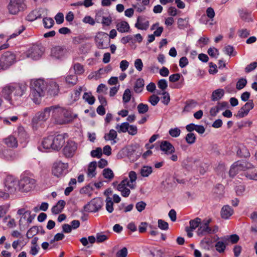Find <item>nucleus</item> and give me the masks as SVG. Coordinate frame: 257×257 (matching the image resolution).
<instances>
[{
    "label": "nucleus",
    "mask_w": 257,
    "mask_h": 257,
    "mask_svg": "<svg viewBox=\"0 0 257 257\" xmlns=\"http://www.w3.org/2000/svg\"><path fill=\"white\" fill-rule=\"evenodd\" d=\"M27 90L26 84L20 83H10L2 87L0 93V108L4 102V98L11 104L18 105L23 101V97Z\"/></svg>",
    "instance_id": "obj_1"
},
{
    "label": "nucleus",
    "mask_w": 257,
    "mask_h": 257,
    "mask_svg": "<svg viewBox=\"0 0 257 257\" xmlns=\"http://www.w3.org/2000/svg\"><path fill=\"white\" fill-rule=\"evenodd\" d=\"M31 96L34 102L39 103L40 98L44 96L47 90V83L43 79L33 80L31 82Z\"/></svg>",
    "instance_id": "obj_2"
},
{
    "label": "nucleus",
    "mask_w": 257,
    "mask_h": 257,
    "mask_svg": "<svg viewBox=\"0 0 257 257\" xmlns=\"http://www.w3.org/2000/svg\"><path fill=\"white\" fill-rule=\"evenodd\" d=\"M53 117L56 123L58 124H67L73 119V116L70 110L54 106Z\"/></svg>",
    "instance_id": "obj_3"
},
{
    "label": "nucleus",
    "mask_w": 257,
    "mask_h": 257,
    "mask_svg": "<svg viewBox=\"0 0 257 257\" xmlns=\"http://www.w3.org/2000/svg\"><path fill=\"white\" fill-rule=\"evenodd\" d=\"M19 185L18 179L12 175H8L5 181V190L9 196L14 194Z\"/></svg>",
    "instance_id": "obj_4"
},
{
    "label": "nucleus",
    "mask_w": 257,
    "mask_h": 257,
    "mask_svg": "<svg viewBox=\"0 0 257 257\" xmlns=\"http://www.w3.org/2000/svg\"><path fill=\"white\" fill-rule=\"evenodd\" d=\"M252 167V164L249 162L245 161H238L234 163L231 166L229 172V176L234 177L241 171L245 172L246 168H250Z\"/></svg>",
    "instance_id": "obj_5"
},
{
    "label": "nucleus",
    "mask_w": 257,
    "mask_h": 257,
    "mask_svg": "<svg viewBox=\"0 0 257 257\" xmlns=\"http://www.w3.org/2000/svg\"><path fill=\"white\" fill-rule=\"evenodd\" d=\"M26 6L24 0H10L8 9L10 14L17 15L19 12L24 11Z\"/></svg>",
    "instance_id": "obj_6"
},
{
    "label": "nucleus",
    "mask_w": 257,
    "mask_h": 257,
    "mask_svg": "<svg viewBox=\"0 0 257 257\" xmlns=\"http://www.w3.org/2000/svg\"><path fill=\"white\" fill-rule=\"evenodd\" d=\"M96 45L98 49H104L108 48L110 44L108 35L104 32H98L95 37Z\"/></svg>",
    "instance_id": "obj_7"
},
{
    "label": "nucleus",
    "mask_w": 257,
    "mask_h": 257,
    "mask_svg": "<svg viewBox=\"0 0 257 257\" xmlns=\"http://www.w3.org/2000/svg\"><path fill=\"white\" fill-rule=\"evenodd\" d=\"M15 62L16 56L10 51L6 52L0 57V63L4 70L8 69Z\"/></svg>",
    "instance_id": "obj_8"
},
{
    "label": "nucleus",
    "mask_w": 257,
    "mask_h": 257,
    "mask_svg": "<svg viewBox=\"0 0 257 257\" xmlns=\"http://www.w3.org/2000/svg\"><path fill=\"white\" fill-rule=\"evenodd\" d=\"M68 164L61 161L55 162L52 168V174L57 177L64 176L68 173Z\"/></svg>",
    "instance_id": "obj_9"
},
{
    "label": "nucleus",
    "mask_w": 257,
    "mask_h": 257,
    "mask_svg": "<svg viewBox=\"0 0 257 257\" xmlns=\"http://www.w3.org/2000/svg\"><path fill=\"white\" fill-rule=\"evenodd\" d=\"M68 54V49L65 46H55L52 48L51 52V56L58 60H63L66 58Z\"/></svg>",
    "instance_id": "obj_10"
},
{
    "label": "nucleus",
    "mask_w": 257,
    "mask_h": 257,
    "mask_svg": "<svg viewBox=\"0 0 257 257\" xmlns=\"http://www.w3.org/2000/svg\"><path fill=\"white\" fill-rule=\"evenodd\" d=\"M35 180L28 176L23 177L19 182V189L22 192H29L35 187Z\"/></svg>",
    "instance_id": "obj_11"
},
{
    "label": "nucleus",
    "mask_w": 257,
    "mask_h": 257,
    "mask_svg": "<svg viewBox=\"0 0 257 257\" xmlns=\"http://www.w3.org/2000/svg\"><path fill=\"white\" fill-rule=\"evenodd\" d=\"M44 52L43 47L39 45H34L31 47L26 52L27 57L34 60L40 59Z\"/></svg>",
    "instance_id": "obj_12"
},
{
    "label": "nucleus",
    "mask_w": 257,
    "mask_h": 257,
    "mask_svg": "<svg viewBox=\"0 0 257 257\" xmlns=\"http://www.w3.org/2000/svg\"><path fill=\"white\" fill-rule=\"evenodd\" d=\"M17 214L21 216L19 220L20 225H23L24 223L28 226L32 223L34 218L35 215H32L31 212L29 210H27L24 208H21L18 210Z\"/></svg>",
    "instance_id": "obj_13"
},
{
    "label": "nucleus",
    "mask_w": 257,
    "mask_h": 257,
    "mask_svg": "<svg viewBox=\"0 0 257 257\" xmlns=\"http://www.w3.org/2000/svg\"><path fill=\"white\" fill-rule=\"evenodd\" d=\"M54 106H52L46 107L43 111L38 112L33 119V121L35 123H38L41 121L46 120L50 116L51 112L53 114Z\"/></svg>",
    "instance_id": "obj_14"
},
{
    "label": "nucleus",
    "mask_w": 257,
    "mask_h": 257,
    "mask_svg": "<svg viewBox=\"0 0 257 257\" xmlns=\"http://www.w3.org/2000/svg\"><path fill=\"white\" fill-rule=\"evenodd\" d=\"M103 205V201L100 198H96L92 199L88 204L85 206L86 210L95 212L98 211Z\"/></svg>",
    "instance_id": "obj_15"
},
{
    "label": "nucleus",
    "mask_w": 257,
    "mask_h": 257,
    "mask_svg": "<svg viewBox=\"0 0 257 257\" xmlns=\"http://www.w3.org/2000/svg\"><path fill=\"white\" fill-rule=\"evenodd\" d=\"M67 137L68 135L66 134L52 136L53 150H60L63 146L65 143V139Z\"/></svg>",
    "instance_id": "obj_16"
},
{
    "label": "nucleus",
    "mask_w": 257,
    "mask_h": 257,
    "mask_svg": "<svg viewBox=\"0 0 257 257\" xmlns=\"http://www.w3.org/2000/svg\"><path fill=\"white\" fill-rule=\"evenodd\" d=\"M211 220H204L202 221L197 231V234L199 236H205L208 234H211V227L209 226Z\"/></svg>",
    "instance_id": "obj_17"
},
{
    "label": "nucleus",
    "mask_w": 257,
    "mask_h": 257,
    "mask_svg": "<svg viewBox=\"0 0 257 257\" xmlns=\"http://www.w3.org/2000/svg\"><path fill=\"white\" fill-rule=\"evenodd\" d=\"M127 187H129L128 184V178H124L117 186V189L120 192L121 195L124 197H127L130 193L131 191Z\"/></svg>",
    "instance_id": "obj_18"
},
{
    "label": "nucleus",
    "mask_w": 257,
    "mask_h": 257,
    "mask_svg": "<svg viewBox=\"0 0 257 257\" xmlns=\"http://www.w3.org/2000/svg\"><path fill=\"white\" fill-rule=\"evenodd\" d=\"M77 150V145L73 141H68L63 149L64 155L67 158L73 156Z\"/></svg>",
    "instance_id": "obj_19"
},
{
    "label": "nucleus",
    "mask_w": 257,
    "mask_h": 257,
    "mask_svg": "<svg viewBox=\"0 0 257 257\" xmlns=\"http://www.w3.org/2000/svg\"><path fill=\"white\" fill-rule=\"evenodd\" d=\"M160 150L167 156L174 153L175 149L172 144L167 141H163L160 145Z\"/></svg>",
    "instance_id": "obj_20"
},
{
    "label": "nucleus",
    "mask_w": 257,
    "mask_h": 257,
    "mask_svg": "<svg viewBox=\"0 0 257 257\" xmlns=\"http://www.w3.org/2000/svg\"><path fill=\"white\" fill-rule=\"evenodd\" d=\"M254 104L252 100L247 102L237 112L236 116L242 118L246 116L251 109L253 108Z\"/></svg>",
    "instance_id": "obj_21"
},
{
    "label": "nucleus",
    "mask_w": 257,
    "mask_h": 257,
    "mask_svg": "<svg viewBox=\"0 0 257 257\" xmlns=\"http://www.w3.org/2000/svg\"><path fill=\"white\" fill-rule=\"evenodd\" d=\"M135 26L138 29L146 30L149 27V21L144 16H139Z\"/></svg>",
    "instance_id": "obj_22"
},
{
    "label": "nucleus",
    "mask_w": 257,
    "mask_h": 257,
    "mask_svg": "<svg viewBox=\"0 0 257 257\" xmlns=\"http://www.w3.org/2000/svg\"><path fill=\"white\" fill-rule=\"evenodd\" d=\"M45 12V10L43 8L34 10L27 16V20L29 21H34L38 18H41Z\"/></svg>",
    "instance_id": "obj_23"
},
{
    "label": "nucleus",
    "mask_w": 257,
    "mask_h": 257,
    "mask_svg": "<svg viewBox=\"0 0 257 257\" xmlns=\"http://www.w3.org/2000/svg\"><path fill=\"white\" fill-rule=\"evenodd\" d=\"M47 83V89L51 95H56L58 93L59 88L56 82L53 80H49Z\"/></svg>",
    "instance_id": "obj_24"
},
{
    "label": "nucleus",
    "mask_w": 257,
    "mask_h": 257,
    "mask_svg": "<svg viewBox=\"0 0 257 257\" xmlns=\"http://www.w3.org/2000/svg\"><path fill=\"white\" fill-rule=\"evenodd\" d=\"M234 210L229 205H224L221 210L220 215L222 218L228 219L233 214Z\"/></svg>",
    "instance_id": "obj_25"
},
{
    "label": "nucleus",
    "mask_w": 257,
    "mask_h": 257,
    "mask_svg": "<svg viewBox=\"0 0 257 257\" xmlns=\"http://www.w3.org/2000/svg\"><path fill=\"white\" fill-rule=\"evenodd\" d=\"M244 175L249 179L257 180V169L252 165L251 168H246Z\"/></svg>",
    "instance_id": "obj_26"
},
{
    "label": "nucleus",
    "mask_w": 257,
    "mask_h": 257,
    "mask_svg": "<svg viewBox=\"0 0 257 257\" xmlns=\"http://www.w3.org/2000/svg\"><path fill=\"white\" fill-rule=\"evenodd\" d=\"M129 180H128V184L129 187L132 189H134L136 187V180L137 176L136 173L134 171H131L128 174Z\"/></svg>",
    "instance_id": "obj_27"
},
{
    "label": "nucleus",
    "mask_w": 257,
    "mask_h": 257,
    "mask_svg": "<svg viewBox=\"0 0 257 257\" xmlns=\"http://www.w3.org/2000/svg\"><path fill=\"white\" fill-rule=\"evenodd\" d=\"M117 135L116 132L111 129L109 131V133L105 134L104 137V139L106 141H111V144L114 145L116 143L115 139L117 138Z\"/></svg>",
    "instance_id": "obj_28"
},
{
    "label": "nucleus",
    "mask_w": 257,
    "mask_h": 257,
    "mask_svg": "<svg viewBox=\"0 0 257 257\" xmlns=\"http://www.w3.org/2000/svg\"><path fill=\"white\" fill-rule=\"evenodd\" d=\"M52 136L45 138L42 143V147L46 150H53Z\"/></svg>",
    "instance_id": "obj_29"
},
{
    "label": "nucleus",
    "mask_w": 257,
    "mask_h": 257,
    "mask_svg": "<svg viewBox=\"0 0 257 257\" xmlns=\"http://www.w3.org/2000/svg\"><path fill=\"white\" fill-rule=\"evenodd\" d=\"M130 28L129 24L125 21H121L116 25V29L120 33L128 32Z\"/></svg>",
    "instance_id": "obj_30"
},
{
    "label": "nucleus",
    "mask_w": 257,
    "mask_h": 257,
    "mask_svg": "<svg viewBox=\"0 0 257 257\" xmlns=\"http://www.w3.org/2000/svg\"><path fill=\"white\" fill-rule=\"evenodd\" d=\"M4 143L9 147L16 148L18 146L17 139L13 136H10L5 139Z\"/></svg>",
    "instance_id": "obj_31"
},
{
    "label": "nucleus",
    "mask_w": 257,
    "mask_h": 257,
    "mask_svg": "<svg viewBox=\"0 0 257 257\" xmlns=\"http://www.w3.org/2000/svg\"><path fill=\"white\" fill-rule=\"evenodd\" d=\"M65 204V202L64 200L59 201L56 205L52 207V213L55 214H57L60 213L63 209Z\"/></svg>",
    "instance_id": "obj_32"
},
{
    "label": "nucleus",
    "mask_w": 257,
    "mask_h": 257,
    "mask_svg": "<svg viewBox=\"0 0 257 257\" xmlns=\"http://www.w3.org/2000/svg\"><path fill=\"white\" fill-rule=\"evenodd\" d=\"M237 154L240 157L247 158L250 156V153L247 148L243 146H240L237 151Z\"/></svg>",
    "instance_id": "obj_33"
},
{
    "label": "nucleus",
    "mask_w": 257,
    "mask_h": 257,
    "mask_svg": "<svg viewBox=\"0 0 257 257\" xmlns=\"http://www.w3.org/2000/svg\"><path fill=\"white\" fill-rule=\"evenodd\" d=\"M226 105V102H222L219 103L217 105L214 107H212L210 110V114L212 116H215L217 113L219 112V111L222 109L223 107H225Z\"/></svg>",
    "instance_id": "obj_34"
},
{
    "label": "nucleus",
    "mask_w": 257,
    "mask_h": 257,
    "mask_svg": "<svg viewBox=\"0 0 257 257\" xmlns=\"http://www.w3.org/2000/svg\"><path fill=\"white\" fill-rule=\"evenodd\" d=\"M97 167V163L96 162H91L88 167L87 175L90 178L94 177L96 175L95 170Z\"/></svg>",
    "instance_id": "obj_35"
},
{
    "label": "nucleus",
    "mask_w": 257,
    "mask_h": 257,
    "mask_svg": "<svg viewBox=\"0 0 257 257\" xmlns=\"http://www.w3.org/2000/svg\"><path fill=\"white\" fill-rule=\"evenodd\" d=\"M224 91L222 89H218L213 91L211 95V100L217 101L221 99L224 95Z\"/></svg>",
    "instance_id": "obj_36"
},
{
    "label": "nucleus",
    "mask_w": 257,
    "mask_h": 257,
    "mask_svg": "<svg viewBox=\"0 0 257 257\" xmlns=\"http://www.w3.org/2000/svg\"><path fill=\"white\" fill-rule=\"evenodd\" d=\"M144 81L143 79H138L135 84L134 90L137 93H141L144 88Z\"/></svg>",
    "instance_id": "obj_37"
},
{
    "label": "nucleus",
    "mask_w": 257,
    "mask_h": 257,
    "mask_svg": "<svg viewBox=\"0 0 257 257\" xmlns=\"http://www.w3.org/2000/svg\"><path fill=\"white\" fill-rule=\"evenodd\" d=\"M225 239L223 238V240L218 241L216 243L215 247L218 252L222 253L224 251L227 245Z\"/></svg>",
    "instance_id": "obj_38"
},
{
    "label": "nucleus",
    "mask_w": 257,
    "mask_h": 257,
    "mask_svg": "<svg viewBox=\"0 0 257 257\" xmlns=\"http://www.w3.org/2000/svg\"><path fill=\"white\" fill-rule=\"evenodd\" d=\"M3 155L5 159L8 160H14L17 157V155L13 150L9 149L4 150Z\"/></svg>",
    "instance_id": "obj_39"
},
{
    "label": "nucleus",
    "mask_w": 257,
    "mask_h": 257,
    "mask_svg": "<svg viewBox=\"0 0 257 257\" xmlns=\"http://www.w3.org/2000/svg\"><path fill=\"white\" fill-rule=\"evenodd\" d=\"M83 99L90 105L93 104L95 101V97L90 92H85L83 95Z\"/></svg>",
    "instance_id": "obj_40"
},
{
    "label": "nucleus",
    "mask_w": 257,
    "mask_h": 257,
    "mask_svg": "<svg viewBox=\"0 0 257 257\" xmlns=\"http://www.w3.org/2000/svg\"><path fill=\"white\" fill-rule=\"evenodd\" d=\"M197 104L196 101L194 100H189L186 101L185 106L184 108V111L189 112L194 108Z\"/></svg>",
    "instance_id": "obj_41"
},
{
    "label": "nucleus",
    "mask_w": 257,
    "mask_h": 257,
    "mask_svg": "<svg viewBox=\"0 0 257 257\" xmlns=\"http://www.w3.org/2000/svg\"><path fill=\"white\" fill-rule=\"evenodd\" d=\"M202 222L201 219L199 217H196L194 219L190 220L189 221V228L191 229V230H194L197 227H199L200 224H201Z\"/></svg>",
    "instance_id": "obj_42"
},
{
    "label": "nucleus",
    "mask_w": 257,
    "mask_h": 257,
    "mask_svg": "<svg viewBox=\"0 0 257 257\" xmlns=\"http://www.w3.org/2000/svg\"><path fill=\"white\" fill-rule=\"evenodd\" d=\"M128 127L129 123L126 122H123L120 124H117L115 126V128L119 133H126L127 132Z\"/></svg>",
    "instance_id": "obj_43"
},
{
    "label": "nucleus",
    "mask_w": 257,
    "mask_h": 257,
    "mask_svg": "<svg viewBox=\"0 0 257 257\" xmlns=\"http://www.w3.org/2000/svg\"><path fill=\"white\" fill-rule=\"evenodd\" d=\"M3 222L9 228H12L16 226L15 219L8 216L3 219Z\"/></svg>",
    "instance_id": "obj_44"
},
{
    "label": "nucleus",
    "mask_w": 257,
    "mask_h": 257,
    "mask_svg": "<svg viewBox=\"0 0 257 257\" xmlns=\"http://www.w3.org/2000/svg\"><path fill=\"white\" fill-rule=\"evenodd\" d=\"M152 173V168L148 166H144L140 170V174L144 177H148Z\"/></svg>",
    "instance_id": "obj_45"
},
{
    "label": "nucleus",
    "mask_w": 257,
    "mask_h": 257,
    "mask_svg": "<svg viewBox=\"0 0 257 257\" xmlns=\"http://www.w3.org/2000/svg\"><path fill=\"white\" fill-rule=\"evenodd\" d=\"M109 234L108 233H104L103 232L97 233L96 234V242L100 243L104 242L108 239Z\"/></svg>",
    "instance_id": "obj_46"
},
{
    "label": "nucleus",
    "mask_w": 257,
    "mask_h": 257,
    "mask_svg": "<svg viewBox=\"0 0 257 257\" xmlns=\"http://www.w3.org/2000/svg\"><path fill=\"white\" fill-rule=\"evenodd\" d=\"M103 71V69L102 68H100L98 71H94L91 72L88 76V78L89 79H94L98 80L99 78H100V75L102 74Z\"/></svg>",
    "instance_id": "obj_47"
},
{
    "label": "nucleus",
    "mask_w": 257,
    "mask_h": 257,
    "mask_svg": "<svg viewBox=\"0 0 257 257\" xmlns=\"http://www.w3.org/2000/svg\"><path fill=\"white\" fill-rule=\"evenodd\" d=\"M103 177L108 179L109 180H112L114 177V174L112 171L109 168H106L103 170Z\"/></svg>",
    "instance_id": "obj_48"
},
{
    "label": "nucleus",
    "mask_w": 257,
    "mask_h": 257,
    "mask_svg": "<svg viewBox=\"0 0 257 257\" xmlns=\"http://www.w3.org/2000/svg\"><path fill=\"white\" fill-rule=\"evenodd\" d=\"M43 22L44 27L47 29H50L54 24V20L51 18H44Z\"/></svg>",
    "instance_id": "obj_49"
},
{
    "label": "nucleus",
    "mask_w": 257,
    "mask_h": 257,
    "mask_svg": "<svg viewBox=\"0 0 257 257\" xmlns=\"http://www.w3.org/2000/svg\"><path fill=\"white\" fill-rule=\"evenodd\" d=\"M132 95L131 91L130 89H126L122 96V101L124 103H126L128 102L131 99Z\"/></svg>",
    "instance_id": "obj_50"
},
{
    "label": "nucleus",
    "mask_w": 257,
    "mask_h": 257,
    "mask_svg": "<svg viewBox=\"0 0 257 257\" xmlns=\"http://www.w3.org/2000/svg\"><path fill=\"white\" fill-rule=\"evenodd\" d=\"M196 140L195 135L192 133L187 134L185 137V141L190 145L194 144Z\"/></svg>",
    "instance_id": "obj_51"
},
{
    "label": "nucleus",
    "mask_w": 257,
    "mask_h": 257,
    "mask_svg": "<svg viewBox=\"0 0 257 257\" xmlns=\"http://www.w3.org/2000/svg\"><path fill=\"white\" fill-rule=\"evenodd\" d=\"M75 73L77 75H81L84 72V68L82 65L79 63L74 64L73 66Z\"/></svg>",
    "instance_id": "obj_52"
},
{
    "label": "nucleus",
    "mask_w": 257,
    "mask_h": 257,
    "mask_svg": "<svg viewBox=\"0 0 257 257\" xmlns=\"http://www.w3.org/2000/svg\"><path fill=\"white\" fill-rule=\"evenodd\" d=\"M65 79L68 84L74 85L76 84L78 79L77 76L74 74L68 75Z\"/></svg>",
    "instance_id": "obj_53"
},
{
    "label": "nucleus",
    "mask_w": 257,
    "mask_h": 257,
    "mask_svg": "<svg viewBox=\"0 0 257 257\" xmlns=\"http://www.w3.org/2000/svg\"><path fill=\"white\" fill-rule=\"evenodd\" d=\"M113 203L111 198L107 197L106 199V209L109 213H111L113 211Z\"/></svg>",
    "instance_id": "obj_54"
},
{
    "label": "nucleus",
    "mask_w": 257,
    "mask_h": 257,
    "mask_svg": "<svg viewBox=\"0 0 257 257\" xmlns=\"http://www.w3.org/2000/svg\"><path fill=\"white\" fill-rule=\"evenodd\" d=\"M137 109L139 113L144 114L148 111L149 106L146 104L141 103L138 105Z\"/></svg>",
    "instance_id": "obj_55"
},
{
    "label": "nucleus",
    "mask_w": 257,
    "mask_h": 257,
    "mask_svg": "<svg viewBox=\"0 0 257 257\" xmlns=\"http://www.w3.org/2000/svg\"><path fill=\"white\" fill-rule=\"evenodd\" d=\"M247 81L246 79L244 78H240L239 79L236 83V88L238 90H240L244 88L246 85Z\"/></svg>",
    "instance_id": "obj_56"
},
{
    "label": "nucleus",
    "mask_w": 257,
    "mask_h": 257,
    "mask_svg": "<svg viewBox=\"0 0 257 257\" xmlns=\"http://www.w3.org/2000/svg\"><path fill=\"white\" fill-rule=\"evenodd\" d=\"M238 36L241 38H247L250 34V31L246 29H242L238 31Z\"/></svg>",
    "instance_id": "obj_57"
},
{
    "label": "nucleus",
    "mask_w": 257,
    "mask_h": 257,
    "mask_svg": "<svg viewBox=\"0 0 257 257\" xmlns=\"http://www.w3.org/2000/svg\"><path fill=\"white\" fill-rule=\"evenodd\" d=\"M181 131L178 127L171 128L169 131V135L174 138H177L180 135Z\"/></svg>",
    "instance_id": "obj_58"
},
{
    "label": "nucleus",
    "mask_w": 257,
    "mask_h": 257,
    "mask_svg": "<svg viewBox=\"0 0 257 257\" xmlns=\"http://www.w3.org/2000/svg\"><path fill=\"white\" fill-rule=\"evenodd\" d=\"M102 155V149L100 148H97L95 150L91 152V155L92 157L99 158Z\"/></svg>",
    "instance_id": "obj_59"
},
{
    "label": "nucleus",
    "mask_w": 257,
    "mask_h": 257,
    "mask_svg": "<svg viewBox=\"0 0 257 257\" xmlns=\"http://www.w3.org/2000/svg\"><path fill=\"white\" fill-rule=\"evenodd\" d=\"M163 96L161 98L162 102L165 105H167L170 100V95L168 92L164 91L161 94Z\"/></svg>",
    "instance_id": "obj_60"
},
{
    "label": "nucleus",
    "mask_w": 257,
    "mask_h": 257,
    "mask_svg": "<svg viewBox=\"0 0 257 257\" xmlns=\"http://www.w3.org/2000/svg\"><path fill=\"white\" fill-rule=\"evenodd\" d=\"M38 229L36 226L31 227L27 233V237L28 238L33 237L35 235L38 233Z\"/></svg>",
    "instance_id": "obj_61"
},
{
    "label": "nucleus",
    "mask_w": 257,
    "mask_h": 257,
    "mask_svg": "<svg viewBox=\"0 0 257 257\" xmlns=\"http://www.w3.org/2000/svg\"><path fill=\"white\" fill-rule=\"evenodd\" d=\"M158 227L162 230H167L169 228L168 223L162 219H159Z\"/></svg>",
    "instance_id": "obj_62"
},
{
    "label": "nucleus",
    "mask_w": 257,
    "mask_h": 257,
    "mask_svg": "<svg viewBox=\"0 0 257 257\" xmlns=\"http://www.w3.org/2000/svg\"><path fill=\"white\" fill-rule=\"evenodd\" d=\"M148 100L152 105L155 106L159 102L160 98L158 96L153 94L149 97Z\"/></svg>",
    "instance_id": "obj_63"
},
{
    "label": "nucleus",
    "mask_w": 257,
    "mask_h": 257,
    "mask_svg": "<svg viewBox=\"0 0 257 257\" xmlns=\"http://www.w3.org/2000/svg\"><path fill=\"white\" fill-rule=\"evenodd\" d=\"M146 205V203L142 201L136 203V208L139 212H141L145 209Z\"/></svg>",
    "instance_id": "obj_64"
}]
</instances>
